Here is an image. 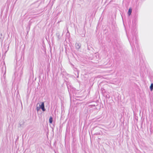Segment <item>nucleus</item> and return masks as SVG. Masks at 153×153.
I'll return each instance as SVG.
<instances>
[{
	"mask_svg": "<svg viewBox=\"0 0 153 153\" xmlns=\"http://www.w3.org/2000/svg\"><path fill=\"white\" fill-rule=\"evenodd\" d=\"M40 107L42 109L43 111H45V108L44 104L43 102H42L41 105H40Z\"/></svg>",
	"mask_w": 153,
	"mask_h": 153,
	"instance_id": "1",
	"label": "nucleus"
},
{
	"mask_svg": "<svg viewBox=\"0 0 153 153\" xmlns=\"http://www.w3.org/2000/svg\"><path fill=\"white\" fill-rule=\"evenodd\" d=\"M132 9L131 8H130L128 10V14L129 16L130 15L132 12Z\"/></svg>",
	"mask_w": 153,
	"mask_h": 153,
	"instance_id": "2",
	"label": "nucleus"
},
{
	"mask_svg": "<svg viewBox=\"0 0 153 153\" xmlns=\"http://www.w3.org/2000/svg\"><path fill=\"white\" fill-rule=\"evenodd\" d=\"M49 122L50 123H52L53 122V118L52 117H50L49 119Z\"/></svg>",
	"mask_w": 153,
	"mask_h": 153,
	"instance_id": "3",
	"label": "nucleus"
},
{
	"mask_svg": "<svg viewBox=\"0 0 153 153\" xmlns=\"http://www.w3.org/2000/svg\"><path fill=\"white\" fill-rule=\"evenodd\" d=\"M150 89L151 91H152L153 90V84L152 83L150 85Z\"/></svg>",
	"mask_w": 153,
	"mask_h": 153,
	"instance_id": "4",
	"label": "nucleus"
},
{
	"mask_svg": "<svg viewBox=\"0 0 153 153\" xmlns=\"http://www.w3.org/2000/svg\"><path fill=\"white\" fill-rule=\"evenodd\" d=\"M40 108H40V107H37L36 109H37V111H38L40 109Z\"/></svg>",
	"mask_w": 153,
	"mask_h": 153,
	"instance_id": "5",
	"label": "nucleus"
}]
</instances>
